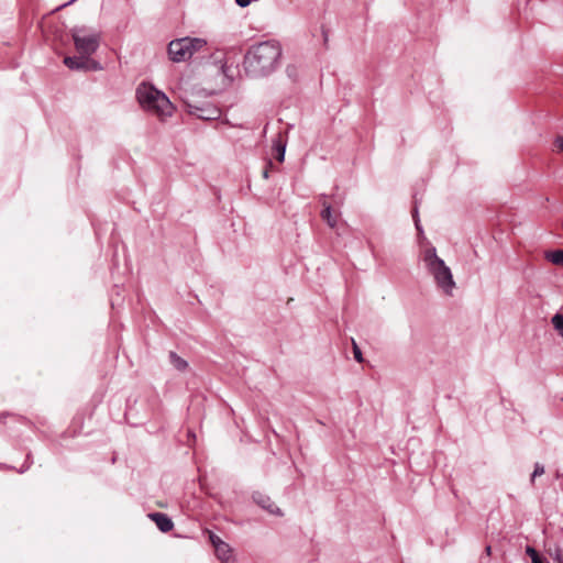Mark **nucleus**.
<instances>
[{"label":"nucleus","instance_id":"f257e3e1","mask_svg":"<svg viewBox=\"0 0 563 563\" xmlns=\"http://www.w3.org/2000/svg\"><path fill=\"white\" fill-rule=\"evenodd\" d=\"M282 57V46L275 40L264 41L252 45L244 56L245 71L253 77L272 74Z\"/></svg>","mask_w":563,"mask_h":563},{"label":"nucleus","instance_id":"f03ea898","mask_svg":"<svg viewBox=\"0 0 563 563\" xmlns=\"http://www.w3.org/2000/svg\"><path fill=\"white\" fill-rule=\"evenodd\" d=\"M136 97L144 110L161 119L170 117L174 112V106L167 96L152 85H140L136 89Z\"/></svg>","mask_w":563,"mask_h":563},{"label":"nucleus","instance_id":"7ed1b4c3","mask_svg":"<svg viewBox=\"0 0 563 563\" xmlns=\"http://www.w3.org/2000/svg\"><path fill=\"white\" fill-rule=\"evenodd\" d=\"M423 261L438 288L445 295L452 296L456 284L453 279L451 268L437 255L434 247L428 249L424 252Z\"/></svg>","mask_w":563,"mask_h":563},{"label":"nucleus","instance_id":"20e7f679","mask_svg":"<svg viewBox=\"0 0 563 563\" xmlns=\"http://www.w3.org/2000/svg\"><path fill=\"white\" fill-rule=\"evenodd\" d=\"M207 45L203 38L199 37H181L172 41L168 44V54L173 62L180 63L192 57Z\"/></svg>","mask_w":563,"mask_h":563},{"label":"nucleus","instance_id":"39448f33","mask_svg":"<svg viewBox=\"0 0 563 563\" xmlns=\"http://www.w3.org/2000/svg\"><path fill=\"white\" fill-rule=\"evenodd\" d=\"M71 37L76 51L82 56L89 57L96 53L100 46V34L97 32H89L85 26H76L71 29Z\"/></svg>","mask_w":563,"mask_h":563},{"label":"nucleus","instance_id":"423d86ee","mask_svg":"<svg viewBox=\"0 0 563 563\" xmlns=\"http://www.w3.org/2000/svg\"><path fill=\"white\" fill-rule=\"evenodd\" d=\"M187 112L201 120H217L221 115V111L210 102L190 103L185 102Z\"/></svg>","mask_w":563,"mask_h":563},{"label":"nucleus","instance_id":"0eeeda50","mask_svg":"<svg viewBox=\"0 0 563 563\" xmlns=\"http://www.w3.org/2000/svg\"><path fill=\"white\" fill-rule=\"evenodd\" d=\"M148 517L162 532H169L174 528L172 519L166 514L152 512Z\"/></svg>","mask_w":563,"mask_h":563},{"label":"nucleus","instance_id":"6e6552de","mask_svg":"<svg viewBox=\"0 0 563 563\" xmlns=\"http://www.w3.org/2000/svg\"><path fill=\"white\" fill-rule=\"evenodd\" d=\"M88 63H89V57L87 56H66L64 58V64L69 68V69H76V70H79V69H87L88 68Z\"/></svg>","mask_w":563,"mask_h":563},{"label":"nucleus","instance_id":"1a4fd4ad","mask_svg":"<svg viewBox=\"0 0 563 563\" xmlns=\"http://www.w3.org/2000/svg\"><path fill=\"white\" fill-rule=\"evenodd\" d=\"M322 206L323 209L320 213L322 220L325 221L330 228L334 229L338 224L340 213H334L332 207L327 201H323Z\"/></svg>","mask_w":563,"mask_h":563},{"label":"nucleus","instance_id":"9d476101","mask_svg":"<svg viewBox=\"0 0 563 563\" xmlns=\"http://www.w3.org/2000/svg\"><path fill=\"white\" fill-rule=\"evenodd\" d=\"M214 551L217 558L222 563H235V559L232 554V549L227 542L221 543L218 548L214 549Z\"/></svg>","mask_w":563,"mask_h":563},{"label":"nucleus","instance_id":"9b49d317","mask_svg":"<svg viewBox=\"0 0 563 563\" xmlns=\"http://www.w3.org/2000/svg\"><path fill=\"white\" fill-rule=\"evenodd\" d=\"M254 500L269 514L282 515L280 509L271 500L269 497L257 494L254 496Z\"/></svg>","mask_w":563,"mask_h":563},{"label":"nucleus","instance_id":"f8f14e48","mask_svg":"<svg viewBox=\"0 0 563 563\" xmlns=\"http://www.w3.org/2000/svg\"><path fill=\"white\" fill-rule=\"evenodd\" d=\"M169 360H170V363L173 364V366L175 368H177L178 371H185L188 366V363L181 358L179 355H177L175 352H170L169 353Z\"/></svg>","mask_w":563,"mask_h":563},{"label":"nucleus","instance_id":"ddd939ff","mask_svg":"<svg viewBox=\"0 0 563 563\" xmlns=\"http://www.w3.org/2000/svg\"><path fill=\"white\" fill-rule=\"evenodd\" d=\"M547 258L555 265H563V250H556L548 253Z\"/></svg>","mask_w":563,"mask_h":563},{"label":"nucleus","instance_id":"4468645a","mask_svg":"<svg viewBox=\"0 0 563 563\" xmlns=\"http://www.w3.org/2000/svg\"><path fill=\"white\" fill-rule=\"evenodd\" d=\"M526 554L530 556L532 563H547V560L543 559L534 548L528 545L526 548Z\"/></svg>","mask_w":563,"mask_h":563},{"label":"nucleus","instance_id":"2eb2a0df","mask_svg":"<svg viewBox=\"0 0 563 563\" xmlns=\"http://www.w3.org/2000/svg\"><path fill=\"white\" fill-rule=\"evenodd\" d=\"M554 329L558 331L560 336L563 339V314L555 313L551 320Z\"/></svg>","mask_w":563,"mask_h":563},{"label":"nucleus","instance_id":"dca6fc26","mask_svg":"<svg viewBox=\"0 0 563 563\" xmlns=\"http://www.w3.org/2000/svg\"><path fill=\"white\" fill-rule=\"evenodd\" d=\"M544 474V466L540 463H536L533 473L531 475V483H534L536 477Z\"/></svg>","mask_w":563,"mask_h":563},{"label":"nucleus","instance_id":"f3484780","mask_svg":"<svg viewBox=\"0 0 563 563\" xmlns=\"http://www.w3.org/2000/svg\"><path fill=\"white\" fill-rule=\"evenodd\" d=\"M275 148H276V151H277V157H276V158H277L279 162H283V161H284V158H285V144H283L282 142H277V143L275 144Z\"/></svg>","mask_w":563,"mask_h":563},{"label":"nucleus","instance_id":"a211bd4d","mask_svg":"<svg viewBox=\"0 0 563 563\" xmlns=\"http://www.w3.org/2000/svg\"><path fill=\"white\" fill-rule=\"evenodd\" d=\"M550 555L558 563H563V552L559 547H555V549L552 552H550Z\"/></svg>","mask_w":563,"mask_h":563},{"label":"nucleus","instance_id":"6ab92c4d","mask_svg":"<svg viewBox=\"0 0 563 563\" xmlns=\"http://www.w3.org/2000/svg\"><path fill=\"white\" fill-rule=\"evenodd\" d=\"M352 344H353V354H354V358L358 362V363H362L363 362V355H362V351L361 349L358 347V345L356 344V342L354 340H352Z\"/></svg>","mask_w":563,"mask_h":563},{"label":"nucleus","instance_id":"aec40b11","mask_svg":"<svg viewBox=\"0 0 563 563\" xmlns=\"http://www.w3.org/2000/svg\"><path fill=\"white\" fill-rule=\"evenodd\" d=\"M209 540L214 549L218 548L221 543H224V541H222L220 537H218L211 531H209Z\"/></svg>","mask_w":563,"mask_h":563},{"label":"nucleus","instance_id":"412c9836","mask_svg":"<svg viewBox=\"0 0 563 563\" xmlns=\"http://www.w3.org/2000/svg\"><path fill=\"white\" fill-rule=\"evenodd\" d=\"M412 217L415 219V224H416L417 230H420V224H419V219H418L417 201L415 202V208H413Z\"/></svg>","mask_w":563,"mask_h":563},{"label":"nucleus","instance_id":"4be33fe9","mask_svg":"<svg viewBox=\"0 0 563 563\" xmlns=\"http://www.w3.org/2000/svg\"><path fill=\"white\" fill-rule=\"evenodd\" d=\"M87 69H93V70H100L101 66L98 62L89 59L88 68Z\"/></svg>","mask_w":563,"mask_h":563},{"label":"nucleus","instance_id":"5701e85b","mask_svg":"<svg viewBox=\"0 0 563 563\" xmlns=\"http://www.w3.org/2000/svg\"><path fill=\"white\" fill-rule=\"evenodd\" d=\"M555 145L561 152H563V136L556 137Z\"/></svg>","mask_w":563,"mask_h":563},{"label":"nucleus","instance_id":"b1692460","mask_svg":"<svg viewBox=\"0 0 563 563\" xmlns=\"http://www.w3.org/2000/svg\"><path fill=\"white\" fill-rule=\"evenodd\" d=\"M252 0H235L236 4L241 8H245L251 3Z\"/></svg>","mask_w":563,"mask_h":563},{"label":"nucleus","instance_id":"393cba45","mask_svg":"<svg viewBox=\"0 0 563 563\" xmlns=\"http://www.w3.org/2000/svg\"><path fill=\"white\" fill-rule=\"evenodd\" d=\"M272 166V163L269 162L265 169L263 170V177L267 179L269 177V167Z\"/></svg>","mask_w":563,"mask_h":563},{"label":"nucleus","instance_id":"a878e982","mask_svg":"<svg viewBox=\"0 0 563 563\" xmlns=\"http://www.w3.org/2000/svg\"><path fill=\"white\" fill-rule=\"evenodd\" d=\"M322 35H323V40H324V43L328 42V30L322 27Z\"/></svg>","mask_w":563,"mask_h":563},{"label":"nucleus","instance_id":"bb28decb","mask_svg":"<svg viewBox=\"0 0 563 563\" xmlns=\"http://www.w3.org/2000/svg\"><path fill=\"white\" fill-rule=\"evenodd\" d=\"M485 554H486V556H490V554H492V547L490 545H487L485 548Z\"/></svg>","mask_w":563,"mask_h":563},{"label":"nucleus","instance_id":"cd10ccee","mask_svg":"<svg viewBox=\"0 0 563 563\" xmlns=\"http://www.w3.org/2000/svg\"><path fill=\"white\" fill-rule=\"evenodd\" d=\"M75 1H76V0H70L69 2L62 4L58 9L64 8V7L68 5V4H71V3H73V2H75Z\"/></svg>","mask_w":563,"mask_h":563}]
</instances>
